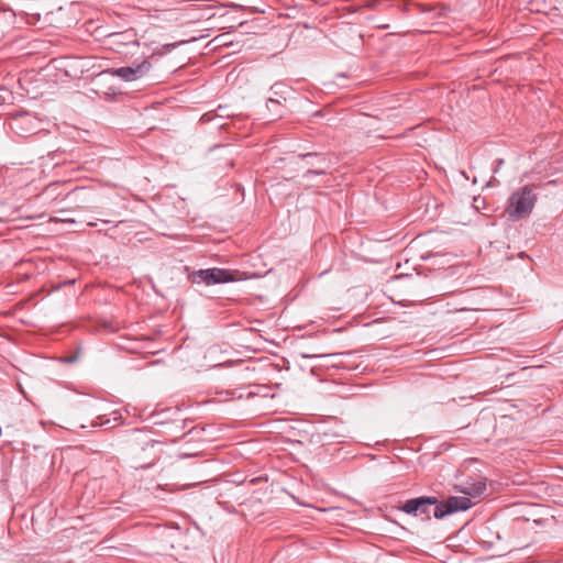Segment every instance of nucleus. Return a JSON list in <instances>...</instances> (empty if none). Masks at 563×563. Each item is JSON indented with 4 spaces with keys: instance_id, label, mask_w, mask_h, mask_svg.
<instances>
[{
    "instance_id": "f257e3e1",
    "label": "nucleus",
    "mask_w": 563,
    "mask_h": 563,
    "mask_svg": "<svg viewBox=\"0 0 563 563\" xmlns=\"http://www.w3.org/2000/svg\"><path fill=\"white\" fill-rule=\"evenodd\" d=\"M432 506L434 507L433 517L435 519H443L454 512L470 509L473 506V503L465 496H451L443 501H439L435 496H421L408 499L399 507V509L408 515L422 517L429 520L431 518Z\"/></svg>"
},
{
    "instance_id": "f03ea898",
    "label": "nucleus",
    "mask_w": 563,
    "mask_h": 563,
    "mask_svg": "<svg viewBox=\"0 0 563 563\" xmlns=\"http://www.w3.org/2000/svg\"><path fill=\"white\" fill-rule=\"evenodd\" d=\"M536 202L537 195L532 188L525 186L515 191L509 198V206L507 207L509 219L517 221L528 217L532 212Z\"/></svg>"
},
{
    "instance_id": "7ed1b4c3",
    "label": "nucleus",
    "mask_w": 563,
    "mask_h": 563,
    "mask_svg": "<svg viewBox=\"0 0 563 563\" xmlns=\"http://www.w3.org/2000/svg\"><path fill=\"white\" fill-rule=\"evenodd\" d=\"M242 279H244V277H242V274H240L238 271L233 272L230 269L218 267L199 269L192 273V283H203L208 286L231 283Z\"/></svg>"
},
{
    "instance_id": "20e7f679",
    "label": "nucleus",
    "mask_w": 563,
    "mask_h": 563,
    "mask_svg": "<svg viewBox=\"0 0 563 563\" xmlns=\"http://www.w3.org/2000/svg\"><path fill=\"white\" fill-rule=\"evenodd\" d=\"M152 64L148 58H144L141 62H133L130 66H123L120 68L112 69L113 76L120 77L124 81H134L144 77L151 69Z\"/></svg>"
},
{
    "instance_id": "39448f33",
    "label": "nucleus",
    "mask_w": 563,
    "mask_h": 563,
    "mask_svg": "<svg viewBox=\"0 0 563 563\" xmlns=\"http://www.w3.org/2000/svg\"><path fill=\"white\" fill-rule=\"evenodd\" d=\"M298 157L302 159H308L307 163L310 166V168H308L303 174L305 178L308 177L309 175H324L332 166L331 159L324 154L310 152L299 154Z\"/></svg>"
},
{
    "instance_id": "423d86ee",
    "label": "nucleus",
    "mask_w": 563,
    "mask_h": 563,
    "mask_svg": "<svg viewBox=\"0 0 563 563\" xmlns=\"http://www.w3.org/2000/svg\"><path fill=\"white\" fill-rule=\"evenodd\" d=\"M459 492L466 496L479 497L486 490V482L483 478L467 479L457 486Z\"/></svg>"
},
{
    "instance_id": "0eeeda50",
    "label": "nucleus",
    "mask_w": 563,
    "mask_h": 563,
    "mask_svg": "<svg viewBox=\"0 0 563 563\" xmlns=\"http://www.w3.org/2000/svg\"><path fill=\"white\" fill-rule=\"evenodd\" d=\"M278 88H279L278 85H274L271 88V90L274 92L275 96H278V97L283 98L284 100H286V98L282 95V92L278 91Z\"/></svg>"
},
{
    "instance_id": "6e6552de",
    "label": "nucleus",
    "mask_w": 563,
    "mask_h": 563,
    "mask_svg": "<svg viewBox=\"0 0 563 563\" xmlns=\"http://www.w3.org/2000/svg\"><path fill=\"white\" fill-rule=\"evenodd\" d=\"M276 103H279V100L278 99H275V98H268L267 100V107L269 108V104H276Z\"/></svg>"
},
{
    "instance_id": "1a4fd4ad",
    "label": "nucleus",
    "mask_w": 563,
    "mask_h": 563,
    "mask_svg": "<svg viewBox=\"0 0 563 563\" xmlns=\"http://www.w3.org/2000/svg\"><path fill=\"white\" fill-rule=\"evenodd\" d=\"M147 444H148V445H151V446H154V445L158 444V442H156V441H151V442H148Z\"/></svg>"
},
{
    "instance_id": "9d476101",
    "label": "nucleus",
    "mask_w": 563,
    "mask_h": 563,
    "mask_svg": "<svg viewBox=\"0 0 563 563\" xmlns=\"http://www.w3.org/2000/svg\"><path fill=\"white\" fill-rule=\"evenodd\" d=\"M302 356H303V357H312L313 355L303 354Z\"/></svg>"
}]
</instances>
